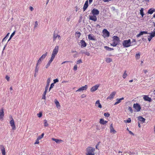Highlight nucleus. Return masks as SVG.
<instances>
[{"label":"nucleus","instance_id":"f257e3e1","mask_svg":"<svg viewBox=\"0 0 155 155\" xmlns=\"http://www.w3.org/2000/svg\"><path fill=\"white\" fill-rule=\"evenodd\" d=\"M92 13L93 15H90L89 16V19L90 20L96 21L97 20L96 15H98L99 13V11L96 8H93L91 11V14Z\"/></svg>","mask_w":155,"mask_h":155},{"label":"nucleus","instance_id":"f03ea898","mask_svg":"<svg viewBox=\"0 0 155 155\" xmlns=\"http://www.w3.org/2000/svg\"><path fill=\"white\" fill-rule=\"evenodd\" d=\"M113 42L111 44L112 46L114 47L116 46L119 42L120 40L119 38L117 36H114L112 37Z\"/></svg>","mask_w":155,"mask_h":155},{"label":"nucleus","instance_id":"7ed1b4c3","mask_svg":"<svg viewBox=\"0 0 155 155\" xmlns=\"http://www.w3.org/2000/svg\"><path fill=\"white\" fill-rule=\"evenodd\" d=\"M86 150L87 151V153H86V155H95V149L94 148L91 147H88L87 148Z\"/></svg>","mask_w":155,"mask_h":155},{"label":"nucleus","instance_id":"20e7f679","mask_svg":"<svg viewBox=\"0 0 155 155\" xmlns=\"http://www.w3.org/2000/svg\"><path fill=\"white\" fill-rule=\"evenodd\" d=\"M131 41L130 39L124 40L122 42V45L124 48H127L131 45Z\"/></svg>","mask_w":155,"mask_h":155},{"label":"nucleus","instance_id":"39448f33","mask_svg":"<svg viewBox=\"0 0 155 155\" xmlns=\"http://www.w3.org/2000/svg\"><path fill=\"white\" fill-rule=\"evenodd\" d=\"M10 117L11 119V120L10 121V126L12 127V130H14L16 129V126L15 124L14 120L11 116Z\"/></svg>","mask_w":155,"mask_h":155},{"label":"nucleus","instance_id":"423d86ee","mask_svg":"<svg viewBox=\"0 0 155 155\" xmlns=\"http://www.w3.org/2000/svg\"><path fill=\"white\" fill-rule=\"evenodd\" d=\"M58 46H56L52 51L51 56L54 57H55V56L57 55L58 52Z\"/></svg>","mask_w":155,"mask_h":155},{"label":"nucleus","instance_id":"0eeeda50","mask_svg":"<svg viewBox=\"0 0 155 155\" xmlns=\"http://www.w3.org/2000/svg\"><path fill=\"white\" fill-rule=\"evenodd\" d=\"M133 107L135 108L137 112L140 111L141 109V107L140 105L137 103L134 104L133 105Z\"/></svg>","mask_w":155,"mask_h":155},{"label":"nucleus","instance_id":"6e6552de","mask_svg":"<svg viewBox=\"0 0 155 155\" xmlns=\"http://www.w3.org/2000/svg\"><path fill=\"white\" fill-rule=\"evenodd\" d=\"M57 38L59 40H60L61 37L57 34L54 33L53 35V41H55Z\"/></svg>","mask_w":155,"mask_h":155},{"label":"nucleus","instance_id":"1a4fd4ad","mask_svg":"<svg viewBox=\"0 0 155 155\" xmlns=\"http://www.w3.org/2000/svg\"><path fill=\"white\" fill-rule=\"evenodd\" d=\"M103 36L104 37H108L110 35L109 32L106 29H104L103 31Z\"/></svg>","mask_w":155,"mask_h":155},{"label":"nucleus","instance_id":"9d476101","mask_svg":"<svg viewBox=\"0 0 155 155\" xmlns=\"http://www.w3.org/2000/svg\"><path fill=\"white\" fill-rule=\"evenodd\" d=\"M88 88V86L87 85H85V86H82L79 88L78 90L76 91L77 92H80L83 91L84 90H86Z\"/></svg>","mask_w":155,"mask_h":155},{"label":"nucleus","instance_id":"9b49d317","mask_svg":"<svg viewBox=\"0 0 155 155\" xmlns=\"http://www.w3.org/2000/svg\"><path fill=\"white\" fill-rule=\"evenodd\" d=\"M99 86L100 85L99 84H97L93 86L91 88V92H94L97 89Z\"/></svg>","mask_w":155,"mask_h":155},{"label":"nucleus","instance_id":"f8f14e48","mask_svg":"<svg viewBox=\"0 0 155 155\" xmlns=\"http://www.w3.org/2000/svg\"><path fill=\"white\" fill-rule=\"evenodd\" d=\"M110 132L113 134H115L117 133V131L115 130L113 127V124H111L110 126Z\"/></svg>","mask_w":155,"mask_h":155},{"label":"nucleus","instance_id":"ddd939ff","mask_svg":"<svg viewBox=\"0 0 155 155\" xmlns=\"http://www.w3.org/2000/svg\"><path fill=\"white\" fill-rule=\"evenodd\" d=\"M4 115V109L2 108L0 110V119L1 121L3 120Z\"/></svg>","mask_w":155,"mask_h":155},{"label":"nucleus","instance_id":"4468645a","mask_svg":"<svg viewBox=\"0 0 155 155\" xmlns=\"http://www.w3.org/2000/svg\"><path fill=\"white\" fill-rule=\"evenodd\" d=\"M143 99L145 101H148L149 102H151L152 101L151 98L149 97L148 95H143Z\"/></svg>","mask_w":155,"mask_h":155},{"label":"nucleus","instance_id":"2eb2a0df","mask_svg":"<svg viewBox=\"0 0 155 155\" xmlns=\"http://www.w3.org/2000/svg\"><path fill=\"white\" fill-rule=\"evenodd\" d=\"M0 149L2 155H5V148L3 145H0Z\"/></svg>","mask_w":155,"mask_h":155},{"label":"nucleus","instance_id":"dca6fc26","mask_svg":"<svg viewBox=\"0 0 155 155\" xmlns=\"http://www.w3.org/2000/svg\"><path fill=\"white\" fill-rule=\"evenodd\" d=\"M116 92L115 91L112 92L110 95L107 97V99H113L114 97Z\"/></svg>","mask_w":155,"mask_h":155},{"label":"nucleus","instance_id":"f3484780","mask_svg":"<svg viewBox=\"0 0 155 155\" xmlns=\"http://www.w3.org/2000/svg\"><path fill=\"white\" fill-rule=\"evenodd\" d=\"M88 38L89 40L93 41H95L96 40L95 36L92 34H89L88 35Z\"/></svg>","mask_w":155,"mask_h":155},{"label":"nucleus","instance_id":"a211bd4d","mask_svg":"<svg viewBox=\"0 0 155 155\" xmlns=\"http://www.w3.org/2000/svg\"><path fill=\"white\" fill-rule=\"evenodd\" d=\"M138 118L139 120V122H140V123H143L145 122V119L142 117L139 116Z\"/></svg>","mask_w":155,"mask_h":155},{"label":"nucleus","instance_id":"6ab92c4d","mask_svg":"<svg viewBox=\"0 0 155 155\" xmlns=\"http://www.w3.org/2000/svg\"><path fill=\"white\" fill-rule=\"evenodd\" d=\"M88 1L87 0L85 2L84 5V7H83V9L84 11L87 9V8L88 7Z\"/></svg>","mask_w":155,"mask_h":155},{"label":"nucleus","instance_id":"aec40b11","mask_svg":"<svg viewBox=\"0 0 155 155\" xmlns=\"http://www.w3.org/2000/svg\"><path fill=\"white\" fill-rule=\"evenodd\" d=\"M81 47L82 48L85 47L86 46L87 44L85 42V41L83 40H82L81 41Z\"/></svg>","mask_w":155,"mask_h":155},{"label":"nucleus","instance_id":"412c9836","mask_svg":"<svg viewBox=\"0 0 155 155\" xmlns=\"http://www.w3.org/2000/svg\"><path fill=\"white\" fill-rule=\"evenodd\" d=\"M51 140L53 141H55L56 143H60L63 141L61 140L55 139L54 138H51Z\"/></svg>","mask_w":155,"mask_h":155},{"label":"nucleus","instance_id":"4be33fe9","mask_svg":"<svg viewBox=\"0 0 155 155\" xmlns=\"http://www.w3.org/2000/svg\"><path fill=\"white\" fill-rule=\"evenodd\" d=\"M148 34L147 31H140L139 34H137L136 35V36L137 37H139L140 36L142 35H143V34Z\"/></svg>","mask_w":155,"mask_h":155},{"label":"nucleus","instance_id":"5701e85b","mask_svg":"<svg viewBox=\"0 0 155 155\" xmlns=\"http://www.w3.org/2000/svg\"><path fill=\"white\" fill-rule=\"evenodd\" d=\"M108 121L104 120L102 118H101L100 120V123L101 124L104 125L107 123Z\"/></svg>","mask_w":155,"mask_h":155},{"label":"nucleus","instance_id":"b1692460","mask_svg":"<svg viewBox=\"0 0 155 155\" xmlns=\"http://www.w3.org/2000/svg\"><path fill=\"white\" fill-rule=\"evenodd\" d=\"M95 106L101 108L102 107V106L100 103V101L99 100H97L95 103Z\"/></svg>","mask_w":155,"mask_h":155},{"label":"nucleus","instance_id":"393cba45","mask_svg":"<svg viewBox=\"0 0 155 155\" xmlns=\"http://www.w3.org/2000/svg\"><path fill=\"white\" fill-rule=\"evenodd\" d=\"M124 99V98L123 97H121L120 99H117V101H116L115 103L114 104V105H117L119 103H120L121 102V100H123Z\"/></svg>","mask_w":155,"mask_h":155},{"label":"nucleus","instance_id":"a878e982","mask_svg":"<svg viewBox=\"0 0 155 155\" xmlns=\"http://www.w3.org/2000/svg\"><path fill=\"white\" fill-rule=\"evenodd\" d=\"M127 75L128 74L127 71L125 70L124 71V72L122 75V77L124 79H125L126 78Z\"/></svg>","mask_w":155,"mask_h":155},{"label":"nucleus","instance_id":"bb28decb","mask_svg":"<svg viewBox=\"0 0 155 155\" xmlns=\"http://www.w3.org/2000/svg\"><path fill=\"white\" fill-rule=\"evenodd\" d=\"M47 54L48 52H46L45 54H43L40 58L41 60H43L47 56Z\"/></svg>","mask_w":155,"mask_h":155},{"label":"nucleus","instance_id":"cd10ccee","mask_svg":"<svg viewBox=\"0 0 155 155\" xmlns=\"http://www.w3.org/2000/svg\"><path fill=\"white\" fill-rule=\"evenodd\" d=\"M155 11V10L154 9H153L152 8H150L148 10V13L150 14H152Z\"/></svg>","mask_w":155,"mask_h":155},{"label":"nucleus","instance_id":"c85d7f7f","mask_svg":"<svg viewBox=\"0 0 155 155\" xmlns=\"http://www.w3.org/2000/svg\"><path fill=\"white\" fill-rule=\"evenodd\" d=\"M54 102L57 108H59V107H60V105L59 102L57 100L55 99L54 100Z\"/></svg>","mask_w":155,"mask_h":155},{"label":"nucleus","instance_id":"c756f323","mask_svg":"<svg viewBox=\"0 0 155 155\" xmlns=\"http://www.w3.org/2000/svg\"><path fill=\"white\" fill-rule=\"evenodd\" d=\"M50 81V78H49L47 80V84L46 86L45 87V89H48V87H49V83Z\"/></svg>","mask_w":155,"mask_h":155},{"label":"nucleus","instance_id":"7c9ffc66","mask_svg":"<svg viewBox=\"0 0 155 155\" xmlns=\"http://www.w3.org/2000/svg\"><path fill=\"white\" fill-rule=\"evenodd\" d=\"M112 61V59L111 58H106L105 60L106 62L107 63H110Z\"/></svg>","mask_w":155,"mask_h":155},{"label":"nucleus","instance_id":"2f4dec72","mask_svg":"<svg viewBox=\"0 0 155 155\" xmlns=\"http://www.w3.org/2000/svg\"><path fill=\"white\" fill-rule=\"evenodd\" d=\"M104 48L107 51H111L114 50L113 48H110L107 46H105Z\"/></svg>","mask_w":155,"mask_h":155},{"label":"nucleus","instance_id":"473e14b6","mask_svg":"<svg viewBox=\"0 0 155 155\" xmlns=\"http://www.w3.org/2000/svg\"><path fill=\"white\" fill-rule=\"evenodd\" d=\"M38 64H36L35 68V72H36V73H38V72L39 69V67L38 66Z\"/></svg>","mask_w":155,"mask_h":155},{"label":"nucleus","instance_id":"72a5a7b5","mask_svg":"<svg viewBox=\"0 0 155 155\" xmlns=\"http://www.w3.org/2000/svg\"><path fill=\"white\" fill-rule=\"evenodd\" d=\"M143 8H142L140 10V14L141 15V16L142 17H143L144 14L143 12Z\"/></svg>","mask_w":155,"mask_h":155},{"label":"nucleus","instance_id":"f704fd0d","mask_svg":"<svg viewBox=\"0 0 155 155\" xmlns=\"http://www.w3.org/2000/svg\"><path fill=\"white\" fill-rule=\"evenodd\" d=\"M9 34V33H8L7 34L5 37L3 39L2 41V42H3L5 41L8 38Z\"/></svg>","mask_w":155,"mask_h":155},{"label":"nucleus","instance_id":"c9c22d12","mask_svg":"<svg viewBox=\"0 0 155 155\" xmlns=\"http://www.w3.org/2000/svg\"><path fill=\"white\" fill-rule=\"evenodd\" d=\"M44 126L45 127H48V123L47 120H44Z\"/></svg>","mask_w":155,"mask_h":155},{"label":"nucleus","instance_id":"e433bc0d","mask_svg":"<svg viewBox=\"0 0 155 155\" xmlns=\"http://www.w3.org/2000/svg\"><path fill=\"white\" fill-rule=\"evenodd\" d=\"M81 34L80 32H77L75 33V35H76V36L79 38L80 36L81 35Z\"/></svg>","mask_w":155,"mask_h":155},{"label":"nucleus","instance_id":"4c0bfd02","mask_svg":"<svg viewBox=\"0 0 155 155\" xmlns=\"http://www.w3.org/2000/svg\"><path fill=\"white\" fill-rule=\"evenodd\" d=\"M131 120L130 118H128V119L126 120H124V122L125 123H129L131 122Z\"/></svg>","mask_w":155,"mask_h":155},{"label":"nucleus","instance_id":"58836bf2","mask_svg":"<svg viewBox=\"0 0 155 155\" xmlns=\"http://www.w3.org/2000/svg\"><path fill=\"white\" fill-rule=\"evenodd\" d=\"M54 58H55V57H54L51 56V58L50 59V60L49 61H48V62L51 64L52 62L53 61V60Z\"/></svg>","mask_w":155,"mask_h":155},{"label":"nucleus","instance_id":"ea45409f","mask_svg":"<svg viewBox=\"0 0 155 155\" xmlns=\"http://www.w3.org/2000/svg\"><path fill=\"white\" fill-rule=\"evenodd\" d=\"M140 54L139 53L136 54L135 56L136 58L137 59H138L140 58Z\"/></svg>","mask_w":155,"mask_h":155},{"label":"nucleus","instance_id":"a19ab883","mask_svg":"<svg viewBox=\"0 0 155 155\" xmlns=\"http://www.w3.org/2000/svg\"><path fill=\"white\" fill-rule=\"evenodd\" d=\"M40 140V139H39L38 137L37 139L35 142V143L34 144H38L39 143V140Z\"/></svg>","mask_w":155,"mask_h":155},{"label":"nucleus","instance_id":"79ce46f5","mask_svg":"<svg viewBox=\"0 0 155 155\" xmlns=\"http://www.w3.org/2000/svg\"><path fill=\"white\" fill-rule=\"evenodd\" d=\"M150 36H151V37H152L153 38L155 36V31H154L153 32H152L151 33H150Z\"/></svg>","mask_w":155,"mask_h":155},{"label":"nucleus","instance_id":"37998d69","mask_svg":"<svg viewBox=\"0 0 155 155\" xmlns=\"http://www.w3.org/2000/svg\"><path fill=\"white\" fill-rule=\"evenodd\" d=\"M44 135V133H43L41 134V135H40V136H39L38 137V138L39 139H40V140L41 139V138H42L43 137Z\"/></svg>","mask_w":155,"mask_h":155},{"label":"nucleus","instance_id":"c03bdc74","mask_svg":"<svg viewBox=\"0 0 155 155\" xmlns=\"http://www.w3.org/2000/svg\"><path fill=\"white\" fill-rule=\"evenodd\" d=\"M42 60H41V59L39 58V59L38 60L37 63L36 64L39 65L41 63V61Z\"/></svg>","mask_w":155,"mask_h":155},{"label":"nucleus","instance_id":"a18cd8bd","mask_svg":"<svg viewBox=\"0 0 155 155\" xmlns=\"http://www.w3.org/2000/svg\"><path fill=\"white\" fill-rule=\"evenodd\" d=\"M54 83H53L51 84L50 87L49 89V91H50L51 88H53V87L54 86Z\"/></svg>","mask_w":155,"mask_h":155},{"label":"nucleus","instance_id":"49530a36","mask_svg":"<svg viewBox=\"0 0 155 155\" xmlns=\"http://www.w3.org/2000/svg\"><path fill=\"white\" fill-rule=\"evenodd\" d=\"M104 115L105 117H109L110 114L108 113H105L104 114Z\"/></svg>","mask_w":155,"mask_h":155},{"label":"nucleus","instance_id":"de8ad7c7","mask_svg":"<svg viewBox=\"0 0 155 155\" xmlns=\"http://www.w3.org/2000/svg\"><path fill=\"white\" fill-rule=\"evenodd\" d=\"M128 110L131 113H132L133 112V110L132 109V107H128Z\"/></svg>","mask_w":155,"mask_h":155},{"label":"nucleus","instance_id":"09e8293b","mask_svg":"<svg viewBox=\"0 0 155 155\" xmlns=\"http://www.w3.org/2000/svg\"><path fill=\"white\" fill-rule=\"evenodd\" d=\"M77 68H78L77 65H75L74 66V68H73L74 70V71H76L77 69Z\"/></svg>","mask_w":155,"mask_h":155},{"label":"nucleus","instance_id":"8fccbe9b","mask_svg":"<svg viewBox=\"0 0 155 155\" xmlns=\"http://www.w3.org/2000/svg\"><path fill=\"white\" fill-rule=\"evenodd\" d=\"M38 25V23L37 21H36L35 22V24L34 25V28H36L37 27Z\"/></svg>","mask_w":155,"mask_h":155},{"label":"nucleus","instance_id":"3c124183","mask_svg":"<svg viewBox=\"0 0 155 155\" xmlns=\"http://www.w3.org/2000/svg\"><path fill=\"white\" fill-rule=\"evenodd\" d=\"M37 115L39 117H41L42 116V113L41 112H40L37 114Z\"/></svg>","mask_w":155,"mask_h":155},{"label":"nucleus","instance_id":"603ef678","mask_svg":"<svg viewBox=\"0 0 155 155\" xmlns=\"http://www.w3.org/2000/svg\"><path fill=\"white\" fill-rule=\"evenodd\" d=\"M50 64H51L50 63L48 62L47 64L45 66V68H48L50 66Z\"/></svg>","mask_w":155,"mask_h":155},{"label":"nucleus","instance_id":"864d4df0","mask_svg":"<svg viewBox=\"0 0 155 155\" xmlns=\"http://www.w3.org/2000/svg\"><path fill=\"white\" fill-rule=\"evenodd\" d=\"M82 62V61L81 59H80L79 60H78L77 61V64H79Z\"/></svg>","mask_w":155,"mask_h":155},{"label":"nucleus","instance_id":"5fc2aeb1","mask_svg":"<svg viewBox=\"0 0 155 155\" xmlns=\"http://www.w3.org/2000/svg\"><path fill=\"white\" fill-rule=\"evenodd\" d=\"M54 83H55L57 82H58V79H55L54 80Z\"/></svg>","mask_w":155,"mask_h":155},{"label":"nucleus","instance_id":"6e6d98bb","mask_svg":"<svg viewBox=\"0 0 155 155\" xmlns=\"http://www.w3.org/2000/svg\"><path fill=\"white\" fill-rule=\"evenodd\" d=\"M5 78L8 81H9L10 79V77L6 75L5 77Z\"/></svg>","mask_w":155,"mask_h":155},{"label":"nucleus","instance_id":"4d7b16f0","mask_svg":"<svg viewBox=\"0 0 155 155\" xmlns=\"http://www.w3.org/2000/svg\"><path fill=\"white\" fill-rule=\"evenodd\" d=\"M15 31H14L12 34L11 35L10 37V38H11L13 37V36H14V35H15Z\"/></svg>","mask_w":155,"mask_h":155},{"label":"nucleus","instance_id":"13d9d810","mask_svg":"<svg viewBox=\"0 0 155 155\" xmlns=\"http://www.w3.org/2000/svg\"><path fill=\"white\" fill-rule=\"evenodd\" d=\"M84 54L88 56H89L90 55V54L88 52H84Z\"/></svg>","mask_w":155,"mask_h":155},{"label":"nucleus","instance_id":"bf43d9fd","mask_svg":"<svg viewBox=\"0 0 155 155\" xmlns=\"http://www.w3.org/2000/svg\"><path fill=\"white\" fill-rule=\"evenodd\" d=\"M48 90V89H45V90L43 93V95H46Z\"/></svg>","mask_w":155,"mask_h":155},{"label":"nucleus","instance_id":"052dcab7","mask_svg":"<svg viewBox=\"0 0 155 155\" xmlns=\"http://www.w3.org/2000/svg\"><path fill=\"white\" fill-rule=\"evenodd\" d=\"M153 38L152 37H151V36H148V40L149 41H150L152 39V38Z\"/></svg>","mask_w":155,"mask_h":155},{"label":"nucleus","instance_id":"680f3d73","mask_svg":"<svg viewBox=\"0 0 155 155\" xmlns=\"http://www.w3.org/2000/svg\"><path fill=\"white\" fill-rule=\"evenodd\" d=\"M86 95L84 94H83L81 95V97L82 98H84V97H86Z\"/></svg>","mask_w":155,"mask_h":155},{"label":"nucleus","instance_id":"e2e57ef3","mask_svg":"<svg viewBox=\"0 0 155 155\" xmlns=\"http://www.w3.org/2000/svg\"><path fill=\"white\" fill-rule=\"evenodd\" d=\"M128 153L130 155H133V154H134L135 153H134L131 152L130 151Z\"/></svg>","mask_w":155,"mask_h":155},{"label":"nucleus","instance_id":"0e129e2a","mask_svg":"<svg viewBox=\"0 0 155 155\" xmlns=\"http://www.w3.org/2000/svg\"><path fill=\"white\" fill-rule=\"evenodd\" d=\"M45 98H46L45 95H44L43 94L42 97V99L45 100Z\"/></svg>","mask_w":155,"mask_h":155},{"label":"nucleus","instance_id":"69168bd1","mask_svg":"<svg viewBox=\"0 0 155 155\" xmlns=\"http://www.w3.org/2000/svg\"><path fill=\"white\" fill-rule=\"evenodd\" d=\"M30 9L31 10V11H32L34 10V8L32 7L31 6L30 7Z\"/></svg>","mask_w":155,"mask_h":155},{"label":"nucleus","instance_id":"338daca9","mask_svg":"<svg viewBox=\"0 0 155 155\" xmlns=\"http://www.w3.org/2000/svg\"><path fill=\"white\" fill-rule=\"evenodd\" d=\"M143 71L145 74H146L148 72L147 70H143Z\"/></svg>","mask_w":155,"mask_h":155},{"label":"nucleus","instance_id":"774afa93","mask_svg":"<svg viewBox=\"0 0 155 155\" xmlns=\"http://www.w3.org/2000/svg\"><path fill=\"white\" fill-rule=\"evenodd\" d=\"M129 131L130 134H132L133 135H134V134L131 131L129 130Z\"/></svg>","mask_w":155,"mask_h":155}]
</instances>
